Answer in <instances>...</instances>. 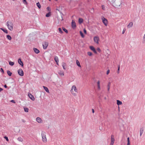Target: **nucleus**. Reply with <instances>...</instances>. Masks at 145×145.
I'll return each instance as SVG.
<instances>
[{"label": "nucleus", "mask_w": 145, "mask_h": 145, "mask_svg": "<svg viewBox=\"0 0 145 145\" xmlns=\"http://www.w3.org/2000/svg\"><path fill=\"white\" fill-rule=\"evenodd\" d=\"M71 26H72V27L73 29H75V28L76 27V23H75V21H74V20H72V23H71Z\"/></svg>", "instance_id": "obj_7"}, {"label": "nucleus", "mask_w": 145, "mask_h": 145, "mask_svg": "<svg viewBox=\"0 0 145 145\" xmlns=\"http://www.w3.org/2000/svg\"><path fill=\"white\" fill-rule=\"evenodd\" d=\"M61 76H63L64 75V73H58Z\"/></svg>", "instance_id": "obj_42"}, {"label": "nucleus", "mask_w": 145, "mask_h": 145, "mask_svg": "<svg viewBox=\"0 0 145 145\" xmlns=\"http://www.w3.org/2000/svg\"><path fill=\"white\" fill-rule=\"evenodd\" d=\"M87 54L88 55L90 56H91L92 54V53L90 52H88Z\"/></svg>", "instance_id": "obj_35"}, {"label": "nucleus", "mask_w": 145, "mask_h": 145, "mask_svg": "<svg viewBox=\"0 0 145 145\" xmlns=\"http://www.w3.org/2000/svg\"><path fill=\"white\" fill-rule=\"evenodd\" d=\"M50 16V13H47L46 15V17H49Z\"/></svg>", "instance_id": "obj_37"}, {"label": "nucleus", "mask_w": 145, "mask_h": 145, "mask_svg": "<svg viewBox=\"0 0 145 145\" xmlns=\"http://www.w3.org/2000/svg\"><path fill=\"white\" fill-rule=\"evenodd\" d=\"M7 72H10V71H7Z\"/></svg>", "instance_id": "obj_56"}, {"label": "nucleus", "mask_w": 145, "mask_h": 145, "mask_svg": "<svg viewBox=\"0 0 145 145\" xmlns=\"http://www.w3.org/2000/svg\"><path fill=\"white\" fill-rule=\"evenodd\" d=\"M36 121L39 123H42V119L39 117H37L36 119Z\"/></svg>", "instance_id": "obj_9"}, {"label": "nucleus", "mask_w": 145, "mask_h": 145, "mask_svg": "<svg viewBox=\"0 0 145 145\" xmlns=\"http://www.w3.org/2000/svg\"><path fill=\"white\" fill-rule=\"evenodd\" d=\"M28 96L29 98L32 101H34L35 100V98L34 97L31 93H29L28 94Z\"/></svg>", "instance_id": "obj_8"}, {"label": "nucleus", "mask_w": 145, "mask_h": 145, "mask_svg": "<svg viewBox=\"0 0 145 145\" xmlns=\"http://www.w3.org/2000/svg\"><path fill=\"white\" fill-rule=\"evenodd\" d=\"M49 0V1H51V0Z\"/></svg>", "instance_id": "obj_59"}, {"label": "nucleus", "mask_w": 145, "mask_h": 145, "mask_svg": "<svg viewBox=\"0 0 145 145\" xmlns=\"http://www.w3.org/2000/svg\"><path fill=\"white\" fill-rule=\"evenodd\" d=\"M62 65L63 67V69H64V70L66 69L67 68V65L66 63L64 62H63L62 63Z\"/></svg>", "instance_id": "obj_12"}, {"label": "nucleus", "mask_w": 145, "mask_h": 145, "mask_svg": "<svg viewBox=\"0 0 145 145\" xmlns=\"http://www.w3.org/2000/svg\"><path fill=\"white\" fill-rule=\"evenodd\" d=\"M7 74H8V75L9 76H11V75L12 74V73H7Z\"/></svg>", "instance_id": "obj_46"}, {"label": "nucleus", "mask_w": 145, "mask_h": 145, "mask_svg": "<svg viewBox=\"0 0 145 145\" xmlns=\"http://www.w3.org/2000/svg\"><path fill=\"white\" fill-rule=\"evenodd\" d=\"M93 80L94 82L95 83H96L97 84L98 88L99 89H100V81L99 80H96L95 78H93Z\"/></svg>", "instance_id": "obj_6"}, {"label": "nucleus", "mask_w": 145, "mask_h": 145, "mask_svg": "<svg viewBox=\"0 0 145 145\" xmlns=\"http://www.w3.org/2000/svg\"><path fill=\"white\" fill-rule=\"evenodd\" d=\"M125 30L126 29H124L122 31V34H123L124 33Z\"/></svg>", "instance_id": "obj_43"}, {"label": "nucleus", "mask_w": 145, "mask_h": 145, "mask_svg": "<svg viewBox=\"0 0 145 145\" xmlns=\"http://www.w3.org/2000/svg\"><path fill=\"white\" fill-rule=\"evenodd\" d=\"M23 3L25 4H27V3L26 2V0H22Z\"/></svg>", "instance_id": "obj_38"}, {"label": "nucleus", "mask_w": 145, "mask_h": 145, "mask_svg": "<svg viewBox=\"0 0 145 145\" xmlns=\"http://www.w3.org/2000/svg\"><path fill=\"white\" fill-rule=\"evenodd\" d=\"M111 142H114V141H115V139L114 138V136H113V135H111Z\"/></svg>", "instance_id": "obj_20"}, {"label": "nucleus", "mask_w": 145, "mask_h": 145, "mask_svg": "<svg viewBox=\"0 0 145 145\" xmlns=\"http://www.w3.org/2000/svg\"><path fill=\"white\" fill-rule=\"evenodd\" d=\"M24 111L26 112H28L29 109L28 108H24Z\"/></svg>", "instance_id": "obj_34"}, {"label": "nucleus", "mask_w": 145, "mask_h": 145, "mask_svg": "<svg viewBox=\"0 0 145 145\" xmlns=\"http://www.w3.org/2000/svg\"><path fill=\"white\" fill-rule=\"evenodd\" d=\"M47 8L48 9H49V7H48Z\"/></svg>", "instance_id": "obj_57"}, {"label": "nucleus", "mask_w": 145, "mask_h": 145, "mask_svg": "<svg viewBox=\"0 0 145 145\" xmlns=\"http://www.w3.org/2000/svg\"><path fill=\"white\" fill-rule=\"evenodd\" d=\"M102 22L106 26H107L108 24V21L105 18L103 17L102 18Z\"/></svg>", "instance_id": "obj_5"}, {"label": "nucleus", "mask_w": 145, "mask_h": 145, "mask_svg": "<svg viewBox=\"0 0 145 145\" xmlns=\"http://www.w3.org/2000/svg\"><path fill=\"white\" fill-rule=\"evenodd\" d=\"M114 142H111L110 145H113Z\"/></svg>", "instance_id": "obj_49"}, {"label": "nucleus", "mask_w": 145, "mask_h": 145, "mask_svg": "<svg viewBox=\"0 0 145 145\" xmlns=\"http://www.w3.org/2000/svg\"><path fill=\"white\" fill-rule=\"evenodd\" d=\"M18 62L20 65H21L22 67L23 66V62L22 61V60L20 58L18 59Z\"/></svg>", "instance_id": "obj_14"}, {"label": "nucleus", "mask_w": 145, "mask_h": 145, "mask_svg": "<svg viewBox=\"0 0 145 145\" xmlns=\"http://www.w3.org/2000/svg\"><path fill=\"white\" fill-rule=\"evenodd\" d=\"M4 138L7 141H9V140L8 139V137H7L5 136V137H4Z\"/></svg>", "instance_id": "obj_39"}, {"label": "nucleus", "mask_w": 145, "mask_h": 145, "mask_svg": "<svg viewBox=\"0 0 145 145\" xmlns=\"http://www.w3.org/2000/svg\"><path fill=\"white\" fill-rule=\"evenodd\" d=\"M14 62H12L11 61H10L9 62V64L12 66H13L14 64Z\"/></svg>", "instance_id": "obj_26"}, {"label": "nucleus", "mask_w": 145, "mask_h": 145, "mask_svg": "<svg viewBox=\"0 0 145 145\" xmlns=\"http://www.w3.org/2000/svg\"><path fill=\"white\" fill-rule=\"evenodd\" d=\"M0 29L2 30L5 33L7 34L8 33V31L7 29H3V28H0Z\"/></svg>", "instance_id": "obj_21"}, {"label": "nucleus", "mask_w": 145, "mask_h": 145, "mask_svg": "<svg viewBox=\"0 0 145 145\" xmlns=\"http://www.w3.org/2000/svg\"><path fill=\"white\" fill-rule=\"evenodd\" d=\"M99 40V38L97 37H95L94 38V40L95 42H96L98 44V41Z\"/></svg>", "instance_id": "obj_10"}, {"label": "nucleus", "mask_w": 145, "mask_h": 145, "mask_svg": "<svg viewBox=\"0 0 145 145\" xmlns=\"http://www.w3.org/2000/svg\"><path fill=\"white\" fill-rule=\"evenodd\" d=\"M0 71L1 72H3V70L2 68H1Z\"/></svg>", "instance_id": "obj_45"}, {"label": "nucleus", "mask_w": 145, "mask_h": 145, "mask_svg": "<svg viewBox=\"0 0 145 145\" xmlns=\"http://www.w3.org/2000/svg\"><path fill=\"white\" fill-rule=\"evenodd\" d=\"M110 85V83H109L108 84V91H109V90Z\"/></svg>", "instance_id": "obj_40"}, {"label": "nucleus", "mask_w": 145, "mask_h": 145, "mask_svg": "<svg viewBox=\"0 0 145 145\" xmlns=\"http://www.w3.org/2000/svg\"><path fill=\"white\" fill-rule=\"evenodd\" d=\"M7 38L9 40H11L12 39L11 37L9 35H7Z\"/></svg>", "instance_id": "obj_25"}, {"label": "nucleus", "mask_w": 145, "mask_h": 145, "mask_svg": "<svg viewBox=\"0 0 145 145\" xmlns=\"http://www.w3.org/2000/svg\"><path fill=\"white\" fill-rule=\"evenodd\" d=\"M43 87L44 89L45 90V91L47 92L48 93H49V90L48 88L47 87L45 86H43Z\"/></svg>", "instance_id": "obj_17"}, {"label": "nucleus", "mask_w": 145, "mask_h": 145, "mask_svg": "<svg viewBox=\"0 0 145 145\" xmlns=\"http://www.w3.org/2000/svg\"><path fill=\"white\" fill-rule=\"evenodd\" d=\"M70 91L72 94L74 96H76V93H74V92L77 93L78 92V90L76 88V86L74 85H73Z\"/></svg>", "instance_id": "obj_1"}, {"label": "nucleus", "mask_w": 145, "mask_h": 145, "mask_svg": "<svg viewBox=\"0 0 145 145\" xmlns=\"http://www.w3.org/2000/svg\"><path fill=\"white\" fill-rule=\"evenodd\" d=\"M22 121L24 123H25V121L24 119H22Z\"/></svg>", "instance_id": "obj_50"}, {"label": "nucleus", "mask_w": 145, "mask_h": 145, "mask_svg": "<svg viewBox=\"0 0 145 145\" xmlns=\"http://www.w3.org/2000/svg\"><path fill=\"white\" fill-rule=\"evenodd\" d=\"M4 87L5 88H6L7 87V86L6 85H5L4 86Z\"/></svg>", "instance_id": "obj_53"}, {"label": "nucleus", "mask_w": 145, "mask_h": 145, "mask_svg": "<svg viewBox=\"0 0 145 145\" xmlns=\"http://www.w3.org/2000/svg\"><path fill=\"white\" fill-rule=\"evenodd\" d=\"M18 74L21 76H22L24 75V73H18Z\"/></svg>", "instance_id": "obj_41"}, {"label": "nucleus", "mask_w": 145, "mask_h": 145, "mask_svg": "<svg viewBox=\"0 0 145 145\" xmlns=\"http://www.w3.org/2000/svg\"><path fill=\"white\" fill-rule=\"evenodd\" d=\"M18 140L19 141L22 142L23 140V139L21 137H19L18 138Z\"/></svg>", "instance_id": "obj_23"}, {"label": "nucleus", "mask_w": 145, "mask_h": 145, "mask_svg": "<svg viewBox=\"0 0 145 145\" xmlns=\"http://www.w3.org/2000/svg\"><path fill=\"white\" fill-rule=\"evenodd\" d=\"M117 104L118 105L122 104V102L119 100H117Z\"/></svg>", "instance_id": "obj_19"}, {"label": "nucleus", "mask_w": 145, "mask_h": 145, "mask_svg": "<svg viewBox=\"0 0 145 145\" xmlns=\"http://www.w3.org/2000/svg\"><path fill=\"white\" fill-rule=\"evenodd\" d=\"M36 4L38 8L39 9L41 7V6L40 3L39 2H38Z\"/></svg>", "instance_id": "obj_24"}, {"label": "nucleus", "mask_w": 145, "mask_h": 145, "mask_svg": "<svg viewBox=\"0 0 145 145\" xmlns=\"http://www.w3.org/2000/svg\"><path fill=\"white\" fill-rule=\"evenodd\" d=\"M18 72H23L22 69H20L18 70Z\"/></svg>", "instance_id": "obj_33"}, {"label": "nucleus", "mask_w": 145, "mask_h": 145, "mask_svg": "<svg viewBox=\"0 0 145 145\" xmlns=\"http://www.w3.org/2000/svg\"><path fill=\"white\" fill-rule=\"evenodd\" d=\"M84 33L85 34H86V33H86V30L85 29H84Z\"/></svg>", "instance_id": "obj_47"}, {"label": "nucleus", "mask_w": 145, "mask_h": 145, "mask_svg": "<svg viewBox=\"0 0 145 145\" xmlns=\"http://www.w3.org/2000/svg\"><path fill=\"white\" fill-rule=\"evenodd\" d=\"M3 89L2 88H0V92L3 91Z\"/></svg>", "instance_id": "obj_52"}, {"label": "nucleus", "mask_w": 145, "mask_h": 145, "mask_svg": "<svg viewBox=\"0 0 145 145\" xmlns=\"http://www.w3.org/2000/svg\"><path fill=\"white\" fill-rule=\"evenodd\" d=\"M109 73H107V74H108Z\"/></svg>", "instance_id": "obj_58"}, {"label": "nucleus", "mask_w": 145, "mask_h": 145, "mask_svg": "<svg viewBox=\"0 0 145 145\" xmlns=\"http://www.w3.org/2000/svg\"><path fill=\"white\" fill-rule=\"evenodd\" d=\"M41 135L42 141L44 142H46L47 140L46 138V133L42 131L41 132Z\"/></svg>", "instance_id": "obj_3"}, {"label": "nucleus", "mask_w": 145, "mask_h": 145, "mask_svg": "<svg viewBox=\"0 0 145 145\" xmlns=\"http://www.w3.org/2000/svg\"><path fill=\"white\" fill-rule=\"evenodd\" d=\"M142 42L143 43H145V34L143 37Z\"/></svg>", "instance_id": "obj_27"}, {"label": "nucleus", "mask_w": 145, "mask_h": 145, "mask_svg": "<svg viewBox=\"0 0 145 145\" xmlns=\"http://www.w3.org/2000/svg\"><path fill=\"white\" fill-rule=\"evenodd\" d=\"M10 102L14 103H16L15 101L13 100L10 101Z\"/></svg>", "instance_id": "obj_44"}, {"label": "nucleus", "mask_w": 145, "mask_h": 145, "mask_svg": "<svg viewBox=\"0 0 145 145\" xmlns=\"http://www.w3.org/2000/svg\"><path fill=\"white\" fill-rule=\"evenodd\" d=\"M80 35H81L82 37L84 38V36L83 35V34L82 33V32L81 31H80Z\"/></svg>", "instance_id": "obj_28"}, {"label": "nucleus", "mask_w": 145, "mask_h": 145, "mask_svg": "<svg viewBox=\"0 0 145 145\" xmlns=\"http://www.w3.org/2000/svg\"><path fill=\"white\" fill-rule=\"evenodd\" d=\"M92 113H94V112H95V111H94V109H92Z\"/></svg>", "instance_id": "obj_51"}, {"label": "nucleus", "mask_w": 145, "mask_h": 145, "mask_svg": "<svg viewBox=\"0 0 145 145\" xmlns=\"http://www.w3.org/2000/svg\"><path fill=\"white\" fill-rule=\"evenodd\" d=\"M42 46L44 49H46L48 45V43L47 42H44L42 43Z\"/></svg>", "instance_id": "obj_4"}, {"label": "nucleus", "mask_w": 145, "mask_h": 145, "mask_svg": "<svg viewBox=\"0 0 145 145\" xmlns=\"http://www.w3.org/2000/svg\"><path fill=\"white\" fill-rule=\"evenodd\" d=\"M58 30L59 32L60 33L62 34L63 33V32L62 31L61 29L60 28H58Z\"/></svg>", "instance_id": "obj_30"}, {"label": "nucleus", "mask_w": 145, "mask_h": 145, "mask_svg": "<svg viewBox=\"0 0 145 145\" xmlns=\"http://www.w3.org/2000/svg\"><path fill=\"white\" fill-rule=\"evenodd\" d=\"M101 7H102V9L103 10H105V6L104 5H102Z\"/></svg>", "instance_id": "obj_36"}, {"label": "nucleus", "mask_w": 145, "mask_h": 145, "mask_svg": "<svg viewBox=\"0 0 145 145\" xmlns=\"http://www.w3.org/2000/svg\"><path fill=\"white\" fill-rule=\"evenodd\" d=\"M33 50L36 54H38L40 52L39 50L36 48H33Z\"/></svg>", "instance_id": "obj_15"}, {"label": "nucleus", "mask_w": 145, "mask_h": 145, "mask_svg": "<svg viewBox=\"0 0 145 145\" xmlns=\"http://www.w3.org/2000/svg\"><path fill=\"white\" fill-rule=\"evenodd\" d=\"M127 145H130L129 138V137L127 138Z\"/></svg>", "instance_id": "obj_29"}, {"label": "nucleus", "mask_w": 145, "mask_h": 145, "mask_svg": "<svg viewBox=\"0 0 145 145\" xmlns=\"http://www.w3.org/2000/svg\"><path fill=\"white\" fill-rule=\"evenodd\" d=\"M76 63L77 65L80 68H81V66L80 65V63L78 60H76Z\"/></svg>", "instance_id": "obj_16"}, {"label": "nucleus", "mask_w": 145, "mask_h": 145, "mask_svg": "<svg viewBox=\"0 0 145 145\" xmlns=\"http://www.w3.org/2000/svg\"><path fill=\"white\" fill-rule=\"evenodd\" d=\"M90 49L92 51H93L96 54L97 52L95 50L93 46H90Z\"/></svg>", "instance_id": "obj_13"}, {"label": "nucleus", "mask_w": 145, "mask_h": 145, "mask_svg": "<svg viewBox=\"0 0 145 145\" xmlns=\"http://www.w3.org/2000/svg\"><path fill=\"white\" fill-rule=\"evenodd\" d=\"M133 25V23L132 22H131L129 23V24L127 25V27L128 28H130L132 27Z\"/></svg>", "instance_id": "obj_18"}, {"label": "nucleus", "mask_w": 145, "mask_h": 145, "mask_svg": "<svg viewBox=\"0 0 145 145\" xmlns=\"http://www.w3.org/2000/svg\"><path fill=\"white\" fill-rule=\"evenodd\" d=\"M6 25L8 29L10 31H12L13 29V25L11 22L8 21L7 22Z\"/></svg>", "instance_id": "obj_2"}, {"label": "nucleus", "mask_w": 145, "mask_h": 145, "mask_svg": "<svg viewBox=\"0 0 145 145\" xmlns=\"http://www.w3.org/2000/svg\"><path fill=\"white\" fill-rule=\"evenodd\" d=\"M110 72V70H109V69H108V70L107 71V72Z\"/></svg>", "instance_id": "obj_54"}, {"label": "nucleus", "mask_w": 145, "mask_h": 145, "mask_svg": "<svg viewBox=\"0 0 145 145\" xmlns=\"http://www.w3.org/2000/svg\"><path fill=\"white\" fill-rule=\"evenodd\" d=\"M83 19L81 18H79L78 19V22L80 24H81L83 22Z\"/></svg>", "instance_id": "obj_22"}, {"label": "nucleus", "mask_w": 145, "mask_h": 145, "mask_svg": "<svg viewBox=\"0 0 145 145\" xmlns=\"http://www.w3.org/2000/svg\"><path fill=\"white\" fill-rule=\"evenodd\" d=\"M143 130L142 129H141L140 130V135L141 136L142 135V134Z\"/></svg>", "instance_id": "obj_31"}, {"label": "nucleus", "mask_w": 145, "mask_h": 145, "mask_svg": "<svg viewBox=\"0 0 145 145\" xmlns=\"http://www.w3.org/2000/svg\"><path fill=\"white\" fill-rule=\"evenodd\" d=\"M97 50L99 51H100V49L99 48L97 49Z\"/></svg>", "instance_id": "obj_55"}, {"label": "nucleus", "mask_w": 145, "mask_h": 145, "mask_svg": "<svg viewBox=\"0 0 145 145\" xmlns=\"http://www.w3.org/2000/svg\"><path fill=\"white\" fill-rule=\"evenodd\" d=\"M119 71H120V66L119 65L118 66V70H117L118 72H119Z\"/></svg>", "instance_id": "obj_48"}, {"label": "nucleus", "mask_w": 145, "mask_h": 145, "mask_svg": "<svg viewBox=\"0 0 145 145\" xmlns=\"http://www.w3.org/2000/svg\"><path fill=\"white\" fill-rule=\"evenodd\" d=\"M54 60L56 62V63L58 65L59 63H58L59 62V60L58 57L57 56H55L54 57Z\"/></svg>", "instance_id": "obj_11"}, {"label": "nucleus", "mask_w": 145, "mask_h": 145, "mask_svg": "<svg viewBox=\"0 0 145 145\" xmlns=\"http://www.w3.org/2000/svg\"><path fill=\"white\" fill-rule=\"evenodd\" d=\"M62 29L63 31H64L65 32H66L67 33H68V31L66 29H65L64 27L62 28Z\"/></svg>", "instance_id": "obj_32"}]
</instances>
